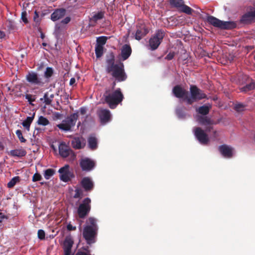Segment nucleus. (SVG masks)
Wrapping results in <instances>:
<instances>
[{
  "label": "nucleus",
  "mask_w": 255,
  "mask_h": 255,
  "mask_svg": "<svg viewBox=\"0 0 255 255\" xmlns=\"http://www.w3.org/2000/svg\"><path fill=\"white\" fill-rule=\"evenodd\" d=\"M115 56L111 52L106 59V72L110 74L118 82L125 81L127 79L125 72L124 65L119 62L115 63Z\"/></svg>",
  "instance_id": "f257e3e1"
},
{
  "label": "nucleus",
  "mask_w": 255,
  "mask_h": 255,
  "mask_svg": "<svg viewBox=\"0 0 255 255\" xmlns=\"http://www.w3.org/2000/svg\"><path fill=\"white\" fill-rule=\"evenodd\" d=\"M98 231L97 219L94 217H89L86 220L82 233L83 237L88 245H91L96 242Z\"/></svg>",
  "instance_id": "f03ea898"
},
{
  "label": "nucleus",
  "mask_w": 255,
  "mask_h": 255,
  "mask_svg": "<svg viewBox=\"0 0 255 255\" xmlns=\"http://www.w3.org/2000/svg\"><path fill=\"white\" fill-rule=\"evenodd\" d=\"M103 97L105 102L112 109H115L122 102L124 98L121 90L119 88L113 91L107 90L104 94Z\"/></svg>",
  "instance_id": "7ed1b4c3"
},
{
  "label": "nucleus",
  "mask_w": 255,
  "mask_h": 255,
  "mask_svg": "<svg viewBox=\"0 0 255 255\" xmlns=\"http://www.w3.org/2000/svg\"><path fill=\"white\" fill-rule=\"evenodd\" d=\"M207 22L214 27L223 29H231L237 26L236 22L234 21H224L217 18L209 15L207 17Z\"/></svg>",
  "instance_id": "20e7f679"
},
{
  "label": "nucleus",
  "mask_w": 255,
  "mask_h": 255,
  "mask_svg": "<svg viewBox=\"0 0 255 255\" xmlns=\"http://www.w3.org/2000/svg\"><path fill=\"white\" fill-rule=\"evenodd\" d=\"M26 80L31 85L38 87H41L48 83V81H45L43 78L37 72L29 71L25 76Z\"/></svg>",
  "instance_id": "39448f33"
},
{
  "label": "nucleus",
  "mask_w": 255,
  "mask_h": 255,
  "mask_svg": "<svg viewBox=\"0 0 255 255\" xmlns=\"http://www.w3.org/2000/svg\"><path fill=\"white\" fill-rule=\"evenodd\" d=\"M78 118V113H74L68 117L65 120H63L62 123L57 125V127L61 130L66 131H70L71 128L75 125Z\"/></svg>",
  "instance_id": "423d86ee"
},
{
  "label": "nucleus",
  "mask_w": 255,
  "mask_h": 255,
  "mask_svg": "<svg viewBox=\"0 0 255 255\" xmlns=\"http://www.w3.org/2000/svg\"><path fill=\"white\" fill-rule=\"evenodd\" d=\"M91 199L87 197L79 205L77 209V213L80 218L84 219L88 215L91 210Z\"/></svg>",
  "instance_id": "0eeeda50"
},
{
  "label": "nucleus",
  "mask_w": 255,
  "mask_h": 255,
  "mask_svg": "<svg viewBox=\"0 0 255 255\" xmlns=\"http://www.w3.org/2000/svg\"><path fill=\"white\" fill-rule=\"evenodd\" d=\"M165 35L164 31L162 30H158L155 34L150 38L149 45L152 50L156 49Z\"/></svg>",
  "instance_id": "6e6552de"
},
{
  "label": "nucleus",
  "mask_w": 255,
  "mask_h": 255,
  "mask_svg": "<svg viewBox=\"0 0 255 255\" xmlns=\"http://www.w3.org/2000/svg\"><path fill=\"white\" fill-rule=\"evenodd\" d=\"M194 135L202 144H207L209 141V138L208 134L205 130L200 127L195 128L194 129Z\"/></svg>",
  "instance_id": "1a4fd4ad"
},
{
  "label": "nucleus",
  "mask_w": 255,
  "mask_h": 255,
  "mask_svg": "<svg viewBox=\"0 0 255 255\" xmlns=\"http://www.w3.org/2000/svg\"><path fill=\"white\" fill-rule=\"evenodd\" d=\"M69 167L68 164H66L58 170L60 180L65 182L69 181L71 178L74 177L73 173L69 171Z\"/></svg>",
  "instance_id": "9d476101"
},
{
  "label": "nucleus",
  "mask_w": 255,
  "mask_h": 255,
  "mask_svg": "<svg viewBox=\"0 0 255 255\" xmlns=\"http://www.w3.org/2000/svg\"><path fill=\"white\" fill-rule=\"evenodd\" d=\"M97 114L102 125H104L110 122L112 116L110 110L100 108L97 111Z\"/></svg>",
  "instance_id": "9b49d317"
},
{
  "label": "nucleus",
  "mask_w": 255,
  "mask_h": 255,
  "mask_svg": "<svg viewBox=\"0 0 255 255\" xmlns=\"http://www.w3.org/2000/svg\"><path fill=\"white\" fill-rule=\"evenodd\" d=\"M95 165V162L89 158H82L80 161V166L84 171L89 172L92 170Z\"/></svg>",
  "instance_id": "f8f14e48"
},
{
  "label": "nucleus",
  "mask_w": 255,
  "mask_h": 255,
  "mask_svg": "<svg viewBox=\"0 0 255 255\" xmlns=\"http://www.w3.org/2000/svg\"><path fill=\"white\" fill-rule=\"evenodd\" d=\"M190 92L193 99H195L197 101L207 98L206 94L196 85L190 86Z\"/></svg>",
  "instance_id": "ddd939ff"
},
{
  "label": "nucleus",
  "mask_w": 255,
  "mask_h": 255,
  "mask_svg": "<svg viewBox=\"0 0 255 255\" xmlns=\"http://www.w3.org/2000/svg\"><path fill=\"white\" fill-rule=\"evenodd\" d=\"M149 32L148 28L144 23H139L136 25L135 39L139 40L144 37Z\"/></svg>",
  "instance_id": "4468645a"
},
{
  "label": "nucleus",
  "mask_w": 255,
  "mask_h": 255,
  "mask_svg": "<svg viewBox=\"0 0 255 255\" xmlns=\"http://www.w3.org/2000/svg\"><path fill=\"white\" fill-rule=\"evenodd\" d=\"M59 153L63 158H66L71 154L75 155L73 151L64 142H61L59 145Z\"/></svg>",
  "instance_id": "2eb2a0df"
},
{
  "label": "nucleus",
  "mask_w": 255,
  "mask_h": 255,
  "mask_svg": "<svg viewBox=\"0 0 255 255\" xmlns=\"http://www.w3.org/2000/svg\"><path fill=\"white\" fill-rule=\"evenodd\" d=\"M80 184L86 192L92 191L94 186V182L91 178L89 177H85L83 178L80 182Z\"/></svg>",
  "instance_id": "dca6fc26"
},
{
  "label": "nucleus",
  "mask_w": 255,
  "mask_h": 255,
  "mask_svg": "<svg viewBox=\"0 0 255 255\" xmlns=\"http://www.w3.org/2000/svg\"><path fill=\"white\" fill-rule=\"evenodd\" d=\"M85 140L82 136L74 137L71 140V145L74 149H80L85 146Z\"/></svg>",
  "instance_id": "f3484780"
},
{
  "label": "nucleus",
  "mask_w": 255,
  "mask_h": 255,
  "mask_svg": "<svg viewBox=\"0 0 255 255\" xmlns=\"http://www.w3.org/2000/svg\"><path fill=\"white\" fill-rule=\"evenodd\" d=\"M120 56L123 61L128 59L130 56L132 49L129 44H125L121 48Z\"/></svg>",
  "instance_id": "a211bd4d"
},
{
  "label": "nucleus",
  "mask_w": 255,
  "mask_h": 255,
  "mask_svg": "<svg viewBox=\"0 0 255 255\" xmlns=\"http://www.w3.org/2000/svg\"><path fill=\"white\" fill-rule=\"evenodd\" d=\"M255 18V10L246 13L241 17L240 22L244 24L251 23Z\"/></svg>",
  "instance_id": "6ab92c4d"
},
{
  "label": "nucleus",
  "mask_w": 255,
  "mask_h": 255,
  "mask_svg": "<svg viewBox=\"0 0 255 255\" xmlns=\"http://www.w3.org/2000/svg\"><path fill=\"white\" fill-rule=\"evenodd\" d=\"M219 150L222 155L226 158L233 156V148L227 145L223 144L219 147Z\"/></svg>",
  "instance_id": "aec40b11"
},
{
  "label": "nucleus",
  "mask_w": 255,
  "mask_h": 255,
  "mask_svg": "<svg viewBox=\"0 0 255 255\" xmlns=\"http://www.w3.org/2000/svg\"><path fill=\"white\" fill-rule=\"evenodd\" d=\"M172 92L174 95L178 98H183L188 93V92L180 85L174 86L172 89Z\"/></svg>",
  "instance_id": "412c9836"
},
{
  "label": "nucleus",
  "mask_w": 255,
  "mask_h": 255,
  "mask_svg": "<svg viewBox=\"0 0 255 255\" xmlns=\"http://www.w3.org/2000/svg\"><path fill=\"white\" fill-rule=\"evenodd\" d=\"M74 244V241L72 237L67 236L63 242V248L64 252H71V249Z\"/></svg>",
  "instance_id": "4be33fe9"
},
{
  "label": "nucleus",
  "mask_w": 255,
  "mask_h": 255,
  "mask_svg": "<svg viewBox=\"0 0 255 255\" xmlns=\"http://www.w3.org/2000/svg\"><path fill=\"white\" fill-rule=\"evenodd\" d=\"M105 12L100 11L96 13H95L90 18V25L91 26H95L98 20L102 19L104 17Z\"/></svg>",
  "instance_id": "5701e85b"
},
{
  "label": "nucleus",
  "mask_w": 255,
  "mask_h": 255,
  "mask_svg": "<svg viewBox=\"0 0 255 255\" xmlns=\"http://www.w3.org/2000/svg\"><path fill=\"white\" fill-rule=\"evenodd\" d=\"M66 10L64 8L56 9L51 15V19L53 21L62 18L65 14Z\"/></svg>",
  "instance_id": "b1692460"
},
{
  "label": "nucleus",
  "mask_w": 255,
  "mask_h": 255,
  "mask_svg": "<svg viewBox=\"0 0 255 255\" xmlns=\"http://www.w3.org/2000/svg\"><path fill=\"white\" fill-rule=\"evenodd\" d=\"M197 121L199 124L204 126L213 124V122L210 118L203 116H197Z\"/></svg>",
  "instance_id": "393cba45"
},
{
  "label": "nucleus",
  "mask_w": 255,
  "mask_h": 255,
  "mask_svg": "<svg viewBox=\"0 0 255 255\" xmlns=\"http://www.w3.org/2000/svg\"><path fill=\"white\" fill-rule=\"evenodd\" d=\"M26 153V151L24 149H15L10 150L9 155L13 157H22L25 156Z\"/></svg>",
  "instance_id": "a878e982"
},
{
  "label": "nucleus",
  "mask_w": 255,
  "mask_h": 255,
  "mask_svg": "<svg viewBox=\"0 0 255 255\" xmlns=\"http://www.w3.org/2000/svg\"><path fill=\"white\" fill-rule=\"evenodd\" d=\"M35 113H33L31 117H27L26 119L23 121L22 125L27 131L30 129V125L34 119Z\"/></svg>",
  "instance_id": "bb28decb"
},
{
  "label": "nucleus",
  "mask_w": 255,
  "mask_h": 255,
  "mask_svg": "<svg viewBox=\"0 0 255 255\" xmlns=\"http://www.w3.org/2000/svg\"><path fill=\"white\" fill-rule=\"evenodd\" d=\"M88 142L89 148L92 150H95L97 148V139L96 137L90 136L88 138Z\"/></svg>",
  "instance_id": "cd10ccee"
},
{
  "label": "nucleus",
  "mask_w": 255,
  "mask_h": 255,
  "mask_svg": "<svg viewBox=\"0 0 255 255\" xmlns=\"http://www.w3.org/2000/svg\"><path fill=\"white\" fill-rule=\"evenodd\" d=\"M169 2L172 6L176 7L178 10L184 3L183 0H169Z\"/></svg>",
  "instance_id": "c85d7f7f"
},
{
  "label": "nucleus",
  "mask_w": 255,
  "mask_h": 255,
  "mask_svg": "<svg viewBox=\"0 0 255 255\" xmlns=\"http://www.w3.org/2000/svg\"><path fill=\"white\" fill-rule=\"evenodd\" d=\"M196 111L199 114L203 116H206L209 113L210 107L204 105L200 107Z\"/></svg>",
  "instance_id": "c756f323"
},
{
  "label": "nucleus",
  "mask_w": 255,
  "mask_h": 255,
  "mask_svg": "<svg viewBox=\"0 0 255 255\" xmlns=\"http://www.w3.org/2000/svg\"><path fill=\"white\" fill-rule=\"evenodd\" d=\"M37 123L38 125L46 126L50 124L49 120L45 117L40 116L39 117Z\"/></svg>",
  "instance_id": "7c9ffc66"
},
{
  "label": "nucleus",
  "mask_w": 255,
  "mask_h": 255,
  "mask_svg": "<svg viewBox=\"0 0 255 255\" xmlns=\"http://www.w3.org/2000/svg\"><path fill=\"white\" fill-rule=\"evenodd\" d=\"M255 88V82H252L240 89L241 92H247Z\"/></svg>",
  "instance_id": "2f4dec72"
},
{
  "label": "nucleus",
  "mask_w": 255,
  "mask_h": 255,
  "mask_svg": "<svg viewBox=\"0 0 255 255\" xmlns=\"http://www.w3.org/2000/svg\"><path fill=\"white\" fill-rule=\"evenodd\" d=\"M20 181V178L19 176H15L13 177L9 182L7 183V187L9 188H12L15 185Z\"/></svg>",
  "instance_id": "473e14b6"
},
{
  "label": "nucleus",
  "mask_w": 255,
  "mask_h": 255,
  "mask_svg": "<svg viewBox=\"0 0 255 255\" xmlns=\"http://www.w3.org/2000/svg\"><path fill=\"white\" fill-rule=\"evenodd\" d=\"M179 10L187 14H191L193 9L184 3Z\"/></svg>",
  "instance_id": "72a5a7b5"
},
{
  "label": "nucleus",
  "mask_w": 255,
  "mask_h": 255,
  "mask_svg": "<svg viewBox=\"0 0 255 255\" xmlns=\"http://www.w3.org/2000/svg\"><path fill=\"white\" fill-rule=\"evenodd\" d=\"M55 172L54 169L52 168H48L45 170L44 173V176L46 179H49L52 176Z\"/></svg>",
  "instance_id": "f704fd0d"
},
{
  "label": "nucleus",
  "mask_w": 255,
  "mask_h": 255,
  "mask_svg": "<svg viewBox=\"0 0 255 255\" xmlns=\"http://www.w3.org/2000/svg\"><path fill=\"white\" fill-rule=\"evenodd\" d=\"M103 46H102V45H96L95 54L97 58H100L103 55Z\"/></svg>",
  "instance_id": "c9c22d12"
},
{
  "label": "nucleus",
  "mask_w": 255,
  "mask_h": 255,
  "mask_svg": "<svg viewBox=\"0 0 255 255\" xmlns=\"http://www.w3.org/2000/svg\"><path fill=\"white\" fill-rule=\"evenodd\" d=\"M54 71L53 69L51 67H47L44 73V77L46 79H49L50 78H51L53 74Z\"/></svg>",
  "instance_id": "e433bc0d"
},
{
  "label": "nucleus",
  "mask_w": 255,
  "mask_h": 255,
  "mask_svg": "<svg viewBox=\"0 0 255 255\" xmlns=\"http://www.w3.org/2000/svg\"><path fill=\"white\" fill-rule=\"evenodd\" d=\"M246 106L242 103H238L235 105L234 110L237 112H243L245 110Z\"/></svg>",
  "instance_id": "4c0bfd02"
},
{
  "label": "nucleus",
  "mask_w": 255,
  "mask_h": 255,
  "mask_svg": "<svg viewBox=\"0 0 255 255\" xmlns=\"http://www.w3.org/2000/svg\"><path fill=\"white\" fill-rule=\"evenodd\" d=\"M107 39L108 37L105 36H102L98 37L97 39L96 45H102V46H103L106 44Z\"/></svg>",
  "instance_id": "58836bf2"
},
{
  "label": "nucleus",
  "mask_w": 255,
  "mask_h": 255,
  "mask_svg": "<svg viewBox=\"0 0 255 255\" xmlns=\"http://www.w3.org/2000/svg\"><path fill=\"white\" fill-rule=\"evenodd\" d=\"M44 100V103L47 105H49L52 103V99H50L49 97V94L48 92H46L44 94V97L43 98L40 99V101H42Z\"/></svg>",
  "instance_id": "ea45409f"
},
{
  "label": "nucleus",
  "mask_w": 255,
  "mask_h": 255,
  "mask_svg": "<svg viewBox=\"0 0 255 255\" xmlns=\"http://www.w3.org/2000/svg\"><path fill=\"white\" fill-rule=\"evenodd\" d=\"M75 194L73 197L75 199L82 198L83 196V192L81 188H77L75 190Z\"/></svg>",
  "instance_id": "a19ab883"
},
{
  "label": "nucleus",
  "mask_w": 255,
  "mask_h": 255,
  "mask_svg": "<svg viewBox=\"0 0 255 255\" xmlns=\"http://www.w3.org/2000/svg\"><path fill=\"white\" fill-rule=\"evenodd\" d=\"M15 134L21 142H25L26 140L22 135V131L20 129H17L15 131Z\"/></svg>",
  "instance_id": "79ce46f5"
},
{
  "label": "nucleus",
  "mask_w": 255,
  "mask_h": 255,
  "mask_svg": "<svg viewBox=\"0 0 255 255\" xmlns=\"http://www.w3.org/2000/svg\"><path fill=\"white\" fill-rule=\"evenodd\" d=\"M70 20H71L70 17L67 16L66 17H65L64 19H63V20H62L61 21L60 24H63V25L66 24L68 23L70 21ZM59 24H56V28H60V26H59Z\"/></svg>",
  "instance_id": "37998d69"
},
{
  "label": "nucleus",
  "mask_w": 255,
  "mask_h": 255,
  "mask_svg": "<svg viewBox=\"0 0 255 255\" xmlns=\"http://www.w3.org/2000/svg\"><path fill=\"white\" fill-rule=\"evenodd\" d=\"M25 99H27L30 105L33 106L32 102L35 101V98H32V96L30 94H26L25 96Z\"/></svg>",
  "instance_id": "c03bdc74"
},
{
  "label": "nucleus",
  "mask_w": 255,
  "mask_h": 255,
  "mask_svg": "<svg viewBox=\"0 0 255 255\" xmlns=\"http://www.w3.org/2000/svg\"><path fill=\"white\" fill-rule=\"evenodd\" d=\"M42 179L41 175L38 173H35L32 176V181L36 182Z\"/></svg>",
  "instance_id": "a18cd8bd"
},
{
  "label": "nucleus",
  "mask_w": 255,
  "mask_h": 255,
  "mask_svg": "<svg viewBox=\"0 0 255 255\" xmlns=\"http://www.w3.org/2000/svg\"><path fill=\"white\" fill-rule=\"evenodd\" d=\"M33 20L36 24H39L40 22V18H39V13L37 11H34V14L33 16Z\"/></svg>",
  "instance_id": "49530a36"
},
{
  "label": "nucleus",
  "mask_w": 255,
  "mask_h": 255,
  "mask_svg": "<svg viewBox=\"0 0 255 255\" xmlns=\"http://www.w3.org/2000/svg\"><path fill=\"white\" fill-rule=\"evenodd\" d=\"M184 98V100L186 101L188 105H192L194 102L197 101L195 99H193L191 96V98H189L186 95Z\"/></svg>",
  "instance_id": "de8ad7c7"
},
{
  "label": "nucleus",
  "mask_w": 255,
  "mask_h": 255,
  "mask_svg": "<svg viewBox=\"0 0 255 255\" xmlns=\"http://www.w3.org/2000/svg\"><path fill=\"white\" fill-rule=\"evenodd\" d=\"M38 237L40 240H44L45 239V232L42 230H39L38 231Z\"/></svg>",
  "instance_id": "09e8293b"
},
{
  "label": "nucleus",
  "mask_w": 255,
  "mask_h": 255,
  "mask_svg": "<svg viewBox=\"0 0 255 255\" xmlns=\"http://www.w3.org/2000/svg\"><path fill=\"white\" fill-rule=\"evenodd\" d=\"M21 19L25 23H27L28 22V19L27 18V12L24 11L21 13Z\"/></svg>",
  "instance_id": "8fccbe9b"
},
{
  "label": "nucleus",
  "mask_w": 255,
  "mask_h": 255,
  "mask_svg": "<svg viewBox=\"0 0 255 255\" xmlns=\"http://www.w3.org/2000/svg\"><path fill=\"white\" fill-rule=\"evenodd\" d=\"M176 114L179 118H184L185 116V113L181 109L177 110Z\"/></svg>",
  "instance_id": "3c124183"
},
{
  "label": "nucleus",
  "mask_w": 255,
  "mask_h": 255,
  "mask_svg": "<svg viewBox=\"0 0 255 255\" xmlns=\"http://www.w3.org/2000/svg\"><path fill=\"white\" fill-rule=\"evenodd\" d=\"M174 56L175 54L174 52H170L166 55L165 59L167 60H171L174 58Z\"/></svg>",
  "instance_id": "603ef678"
},
{
  "label": "nucleus",
  "mask_w": 255,
  "mask_h": 255,
  "mask_svg": "<svg viewBox=\"0 0 255 255\" xmlns=\"http://www.w3.org/2000/svg\"><path fill=\"white\" fill-rule=\"evenodd\" d=\"M67 229L69 231H75L76 230V227L73 226L71 224H68L67 226Z\"/></svg>",
  "instance_id": "864d4df0"
},
{
  "label": "nucleus",
  "mask_w": 255,
  "mask_h": 255,
  "mask_svg": "<svg viewBox=\"0 0 255 255\" xmlns=\"http://www.w3.org/2000/svg\"><path fill=\"white\" fill-rule=\"evenodd\" d=\"M7 27L9 30H13L14 28V25L11 21H8Z\"/></svg>",
  "instance_id": "5fc2aeb1"
},
{
  "label": "nucleus",
  "mask_w": 255,
  "mask_h": 255,
  "mask_svg": "<svg viewBox=\"0 0 255 255\" xmlns=\"http://www.w3.org/2000/svg\"><path fill=\"white\" fill-rule=\"evenodd\" d=\"M213 128V127L212 126V125H208V126H205V131H206V132L211 131Z\"/></svg>",
  "instance_id": "6e6d98bb"
},
{
  "label": "nucleus",
  "mask_w": 255,
  "mask_h": 255,
  "mask_svg": "<svg viewBox=\"0 0 255 255\" xmlns=\"http://www.w3.org/2000/svg\"><path fill=\"white\" fill-rule=\"evenodd\" d=\"M80 114L82 115H84L86 113V109L85 107H81L80 109Z\"/></svg>",
  "instance_id": "4d7b16f0"
},
{
  "label": "nucleus",
  "mask_w": 255,
  "mask_h": 255,
  "mask_svg": "<svg viewBox=\"0 0 255 255\" xmlns=\"http://www.w3.org/2000/svg\"><path fill=\"white\" fill-rule=\"evenodd\" d=\"M6 218V216L2 213H0V223L2 222L3 219Z\"/></svg>",
  "instance_id": "13d9d810"
},
{
  "label": "nucleus",
  "mask_w": 255,
  "mask_h": 255,
  "mask_svg": "<svg viewBox=\"0 0 255 255\" xmlns=\"http://www.w3.org/2000/svg\"><path fill=\"white\" fill-rule=\"evenodd\" d=\"M75 82H76L75 79L74 78H71L70 80V82H69L70 85V86L73 85L74 84H75Z\"/></svg>",
  "instance_id": "bf43d9fd"
},
{
  "label": "nucleus",
  "mask_w": 255,
  "mask_h": 255,
  "mask_svg": "<svg viewBox=\"0 0 255 255\" xmlns=\"http://www.w3.org/2000/svg\"><path fill=\"white\" fill-rule=\"evenodd\" d=\"M5 36V34L4 32L0 30V38H3Z\"/></svg>",
  "instance_id": "052dcab7"
},
{
  "label": "nucleus",
  "mask_w": 255,
  "mask_h": 255,
  "mask_svg": "<svg viewBox=\"0 0 255 255\" xmlns=\"http://www.w3.org/2000/svg\"><path fill=\"white\" fill-rule=\"evenodd\" d=\"M83 249L86 251V253L90 254V251L89 250L88 247H83Z\"/></svg>",
  "instance_id": "680f3d73"
},
{
  "label": "nucleus",
  "mask_w": 255,
  "mask_h": 255,
  "mask_svg": "<svg viewBox=\"0 0 255 255\" xmlns=\"http://www.w3.org/2000/svg\"><path fill=\"white\" fill-rule=\"evenodd\" d=\"M4 145L1 141H0V150H3L4 149Z\"/></svg>",
  "instance_id": "e2e57ef3"
},
{
  "label": "nucleus",
  "mask_w": 255,
  "mask_h": 255,
  "mask_svg": "<svg viewBox=\"0 0 255 255\" xmlns=\"http://www.w3.org/2000/svg\"><path fill=\"white\" fill-rule=\"evenodd\" d=\"M64 255H73L72 252H64Z\"/></svg>",
  "instance_id": "0e129e2a"
},
{
  "label": "nucleus",
  "mask_w": 255,
  "mask_h": 255,
  "mask_svg": "<svg viewBox=\"0 0 255 255\" xmlns=\"http://www.w3.org/2000/svg\"><path fill=\"white\" fill-rule=\"evenodd\" d=\"M40 37L42 38V39H44V37H45V35H44V34L42 32H41V34H40Z\"/></svg>",
  "instance_id": "69168bd1"
},
{
  "label": "nucleus",
  "mask_w": 255,
  "mask_h": 255,
  "mask_svg": "<svg viewBox=\"0 0 255 255\" xmlns=\"http://www.w3.org/2000/svg\"><path fill=\"white\" fill-rule=\"evenodd\" d=\"M54 96L53 94H51L50 96H49V97L50 98V99L52 100L53 99V98H54Z\"/></svg>",
  "instance_id": "338daca9"
},
{
  "label": "nucleus",
  "mask_w": 255,
  "mask_h": 255,
  "mask_svg": "<svg viewBox=\"0 0 255 255\" xmlns=\"http://www.w3.org/2000/svg\"><path fill=\"white\" fill-rule=\"evenodd\" d=\"M213 133H214V135H215V136H216V133H217V131H216V130H214V131H213Z\"/></svg>",
  "instance_id": "774afa93"
}]
</instances>
